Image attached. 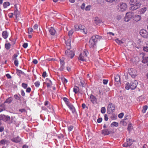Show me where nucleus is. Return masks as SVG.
<instances>
[{"label": "nucleus", "instance_id": "nucleus-1", "mask_svg": "<svg viewBox=\"0 0 148 148\" xmlns=\"http://www.w3.org/2000/svg\"><path fill=\"white\" fill-rule=\"evenodd\" d=\"M129 3L131 5H133L130 8L133 10H135L139 8L141 5V3L138 0H130Z\"/></svg>", "mask_w": 148, "mask_h": 148}, {"label": "nucleus", "instance_id": "nucleus-2", "mask_svg": "<svg viewBox=\"0 0 148 148\" xmlns=\"http://www.w3.org/2000/svg\"><path fill=\"white\" fill-rule=\"evenodd\" d=\"M134 18V13L132 12H127L126 14V16L124 18V21L126 22L128 21L132 18Z\"/></svg>", "mask_w": 148, "mask_h": 148}, {"label": "nucleus", "instance_id": "nucleus-3", "mask_svg": "<svg viewBox=\"0 0 148 148\" xmlns=\"http://www.w3.org/2000/svg\"><path fill=\"white\" fill-rule=\"evenodd\" d=\"M12 136H10V139L13 142L15 143H18L21 141V138L19 136H17L16 137H13V134H12Z\"/></svg>", "mask_w": 148, "mask_h": 148}, {"label": "nucleus", "instance_id": "nucleus-4", "mask_svg": "<svg viewBox=\"0 0 148 148\" xmlns=\"http://www.w3.org/2000/svg\"><path fill=\"white\" fill-rule=\"evenodd\" d=\"M97 40H95L92 37L90 39L89 42V46L90 48H92L94 46L96 45L97 43Z\"/></svg>", "mask_w": 148, "mask_h": 148}, {"label": "nucleus", "instance_id": "nucleus-5", "mask_svg": "<svg viewBox=\"0 0 148 148\" xmlns=\"http://www.w3.org/2000/svg\"><path fill=\"white\" fill-rule=\"evenodd\" d=\"M140 34L144 38H148V32L144 29L141 30L139 32Z\"/></svg>", "mask_w": 148, "mask_h": 148}, {"label": "nucleus", "instance_id": "nucleus-6", "mask_svg": "<svg viewBox=\"0 0 148 148\" xmlns=\"http://www.w3.org/2000/svg\"><path fill=\"white\" fill-rule=\"evenodd\" d=\"M118 6L119 7L118 9L120 8V11L121 10L122 12L125 10L127 8L126 4L125 3H120L118 5Z\"/></svg>", "mask_w": 148, "mask_h": 148}, {"label": "nucleus", "instance_id": "nucleus-7", "mask_svg": "<svg viewBox=\"0 0 148 148\" xmlns=\"http://www.w3.org/2000/svg\"><path fill=\"white\" fill-rule=\"evenodd\" d=\"M115 85L117 86H119L121 84L120 81V76L117 75L114 77Z\"/></svg>", "mask_w": 148, "mask_h": 148}, {"label": "nucleus", "instance_id": "nucleus-8", "mask_svg": "<svg viewBox=\"0 0 148 148\" xmlns=\"http://www.w3.org/2000/svg\"><path fill=\"white\" fill-rule=\"evenodd\" d=\"M65 53L68 57L71 58H73L75 55L74 52L71 51L69 49H68L65 51Z\"/></svg>", "mask_w": 148, "mask_h": 148}, {"label": "nucleus", "instance_id": "nucleus-9", "mask_svg": "<svg viewBox=\"0 0 148 148\" xmlns=\"http://www.w3.org/2000/svg\"><path fill=\"white\" fill-rule=\"evenodd\" d=\"M138 84L137 81L136 80H134L132 81L130 83V88L132 90L134 89L137 87Z\"/></svg>", "mask_w": 148, "mask_h": 148}, {"label": "nucleus", "instance_id": "nucleus-10", "mask_svg": "<svg viewBox=\"0 0 148 148\" xmlns=\"http://www.w3.org/2000/svg\"><path fill=\"white\" fill-rule=\"evenodd\" d=\"M114 133L111 131H109L108 129L103 130L102 131L101 133L104 136L108 135Z\"/></svg>", "mask_w": 148, "mask_h": 148}, {"label": "nucleus", "instance_id": "nucleus-11", "mask_svg": "<svg viewBox=\"0 0 148 148\" xmlns=\"http://www.w3.org/2000/svg\"><path fill=\"white\" fill-rule=\"evenodd\" d=\"M131 72H129V74L131 75V77L133 78H134L136 76V73L134 71L133 72V71H135L133 69H130Z\"/></svg>", "mask_w": 148, "mask_h": 148}, {"label": "nucleus", "instance_id": "nucleus-12", "mask_svg": "<svg viewBox=\"0 0 148 148\" xmlns=\"http://www.w3.org/2000/svg\"><path fill=\"white\" fill-rule=\"evenodd\" d=\"M133 20L136 22H138L140 21L141 19V16L138 15H135L134 16Z\"/></svg>", "mask_w": 148, "mask_h": 148}, {"label": "nucleus", "instance_id": "nucleus-13", "mask_svg": "<svg viewBox=\"0 0 148 148\" xmlns=\"http://www.w3.org/2000/svg\"><path fill=\"white\" fill-rule=\"evenodd\" d=\"M90 101L93 103L96 102L97 101V99L96 97L93 95L90 96Z\"/></svg>", "mask_w": 148, "mask_h": 148}, {"label": "nucleus", "instance_id": "nucleus-14", "mask_svg": "<svg viewBox=\"0 0 148 148\" xmlns=\"http://www.w3.org/2000/svg\"><path fill=\"white\" fill-rule=\"evenodd\" d=\"M143 55L142 58L143 60H142V62L143 63H147L148 62V57H144L145 54L143 53H141Z\"/></svg>", "mask_w": 148, "mask_h": 148}, {"label": "nucleus", "instance_id": "nucleus-15", "mask_svg": "<svg viewBox=\"0 0 148 148\" xmlns=\"http://www.w3.org/2000/svg\"><path fill=\"white\" fill-rule=\"evenodd\" d=\"M67 106L72 110L73 113H74L75 112H76V110L75 108L70 103Z\"/></svg>", "mask_w": 148, "mask_h": 148}, {"label": "nucleus", "instance_id": "nucleus-16", "mask_svg": "<svg viewBox=\"0 0 148 148\" xmlns=\"http://www.w3.org/2000/svg\"><path fill=\"white\" fill-rule=\"evenodd\" d=\"M49 31L51 35H54L56 33V31L53 27H51L50 29L49 30Z\"/></svg>", "mask_w": 148, "mask_h": 148}, {"label": "nucleus", "instance_id": "nucleus-17", "mask_svg": "<svg viewBox=\"0 0 148 148\" xmlns=\"http://www.w3.org/2000/svg\"><path fill=\"white\" fill-rule=\"evenodd\" d=\"M2 36L5 39L7 38L8 36V34L7 32L6 31H3L2 33Z\"/></svg>", "mask_w": 148, "mask_h": 148}, {"label": "nucleus", "instance_id": "nucleus-18", "mask_svg": "<svg viewBox=\"0 0 148 148\" xmlns=\"http://www.w3.org/2000/svg\"><path fill=\"white\" fill-rule=\"evenodd\" d=\"M83 55L82 53H80L79 57H78V59L81 61H83L85 60L84 57L83 56Z\"/></svg>", "mask_w": 148, "mask_h": 148}, {"label": "nucleus", "instance_id": "nucleus-19", "mask_svg": "<svg viewBox=\"0 0 148 148\" xmlns=\"http://www.w3.org/2000/svg\"><path fill=\"white\" fill-rule=\"evenodd\" d=\"M10 119V117L9 116L4 115L3 119L5 122H7L9 121Z\"/></svg>", "mask_w": 148, "mask_h": 148}, {"label": "nucleus", "instance_id": "nucleus-20", "mask_svg": "<svg viewBox=\"0 0 148 148\" xmlns=\"http://www.w3.org/2000/svg\"><path fill=\"white\" fill-rule=\"evenodd\" d=\"M19 14V12L16 9L15 10L14 12V15L15 16L16 18H17V17L18 16Z\"/></svg>", "mask_w": 148, "mask_h": 148}, {"label": "nucleus", "instance_id": "nucleus-21", "mask_svg": "<svg viewBox=\"0 0 148 148\" xmlns=\"http://www.w3.org/2000/svg\"><path fill=\"white\" fill-rule=\"evenodd\" d=\"M95 23L97 25H98L100 23L101 21L99 19L98 17H95Z\"/></svg>", "mask_w": 148, "mask_h": 148}, {"label": "nucleus", "instance_id": "nucleus-22", "mask_svg": "<svg viewBox=\"0 0 148 148\" xmlns=\"http://www.w3.org/2000/svg\"><path fill=\"white\" fill-rule=\"evenodd\" d=\"M127 145H128L129 146H130L132 144V139L129 138L127 140Z\"/></svg>", "mask_w": 148, "mask_h": 148}, {"label": "nucleus", "instance_id": "nucleus-23", "mask_svg": "<svg viewBox=\"0 0 148 148\" xmlns=\"http://www.w3.org/2000/svg\"><path fill=\"white\" fill-rule=\"evenodd\" d=\"M10 5V3L8 2H5L3 3V6L4 8H7Z\"/></svg>", "mask_w": 148, "mask_h": 148}, {"label": "nucleus", "instance_id": "nucleus-24", "mask_svg": "<svg viewBox=\"0 0 148 148\" xmlns=\"http://www.w3.org/2000/svg\"><path fill=\"white\" fill-rule=\"evenodd\" d=\"M63 99L67 106L70 103L69 101V100L67 98L64 97L63 98Z\"/></svg>", "mask_w": 148, "mask_h": 148}, {"label": "nucleus", "instance_id": "nucleus-25", "mask_svg": "<svg viewBox=\"0 0 148 148\" xmlns=\"http://www.w3.org/2000/svg\"><path fill=\"white\" fill-rule=\"evenodd\" d=\"M93 38L95 39V40H97V41L98 39H100L101 38V37L98 35H96L95 36H92Z\"/></svg>", "mask_w": 148, "mask_h": 148}, {"label": "nucleus", "instance_id": "nucleus-26", "mask_svg": "<svg viewBox=\"0 0 148 148\" xmlns=\"http://www.w3.org/2000/svg\"><path fill=\"white\" fill-rule=\"evenodd\" d=\"M118 125L119 124L118 123L116 122H113L111 124L110 126L111 127L115 126L116 127H117L118 126Z\"/></svg>", "mask_w": 148, "mask_h": 148}, {"label": "nucleus", "instance_id": "nucleus-27", "mask_svg": "<svg viewBox=\"0 0 148 148\" xmlns=\"http://www.w3.org/2000/svg\"><path fill=\"white\" fill-rule=\"evenodd\" d=\"M11 45L10 43H5V48L8 50L9 49Z\"/></svg>", "mask_w": 148, "mask_h": 148}, {"label": "nucleus", "instance_id": "nucleus-28", "mask_svg": "<svg viewBox=\"0 0 148 148\" xmlns=\"http://www.w3.org/2000/svg\"><path fill=\"white\" fill-rule=\"evenodd\" d=\"M12 99L11 98V97H9L6 100L5 102V103H10L12 102Z\"/></svg>", "mask_w": 148, "mask_h": 148}, {"label": "nucleus", "instance_id": "nucleus-29", "mask_svg": "<svg viewBox=\"0 0 148 148\" xmlns=\"http://www.w3.org/2000/svg\"><path fill=\"white\" fill-rule=\"evenodd\" d=\"M6 142V140L5 139H2L0 141V146L2 145H4Z\"/></svg>", "mask_w": 148, "mask_h": 148}, {"label": "nucleus", "instance_id": "nucleus-30", "mask_svg": "<svg viewBox=\"0 0 148 148\" xmlns=\"http://www.w3.org/2000/svg\"><path fill=\"white\" fill-rule=\"evenodd\" d=\"M112 105V103L110 102L109 103V104L108 106L107 109L109 110H111L112 111H113L112 109V108L111 107V105ZM113 111H114L113 110Z\"/></svg>", "mask_w": 148, "mask_h": 148}, {"label": "nucleus", "instance_id": "nucleus-31", "mask_svg": "<svg viewBox=\"0 0 148 148\" xmlns=\"http://www.w3.org/2000/svg\"><path fill=\"white\" fill-rule=\"evenodd\" d=\"M125 120L122 119L120 122V123L121 124L125 126L127 125V123L126 122L124 121Z\"/></svg>", "mask_w": 148, "mask_h": 148}, {"label": "nucleus", "instance_id": "nucleus-32", "mask_svg": "<svg viewBox=\"0 0 148 148\" xmlns=\"http://www.w3.org/2000/svg\"><path fill=\"white\" fill-rule=\"evenodd\" d=\"M71 39H68L66 42V44L67 46H71Z\"/></svg>", "mask_w": 148, "mask_h": 148}, {"label": "nucleus", "instance_id": "nucleus-33", "mask_svg": "<svg viewBox=\"0 0 148 148\" xmlns=\"http://www.w3.org/2000/svg\"><path fill=\"white\" fill-rule=\"evenodd\" d=\"M132 124L131 123L130 124L128 125L127 130L129 132H130L132 129Z\"/></svg>", "mask_w": 148, "mask_h": 148}, {"label": "nucleus", "instance_id": "nucleus-34", "mask_svg": "<svg viewBox=\"0 0 148 148\" xmlns=\"http://www.w3.org/2000/svg\"><path fill=\"white\" fill-rule=\"evenodd\" d=\"M148 107L146 105L143 107V109L142 110V112L143 113H145L146 111L147 110V109Z\"/></svg>", "mask_w": 148, "mask_h": 148}, {"label": "nucleus", "instance_id": "nucleus-35", "mask_svg": "<svg viewBox=\"0 0 148 148\" xmlns=\"http://www.w3.org/2000/svg\"><path fill=\"white\" fill-rule=\"evenodd\" d=\"M130 88V84L129 83L127 82L126 84L125 88L126 89L129 90Z\"/></svg>", "mask_w": 148, "mask_h": 148}, {"label": "nucleus", "instance_id": "nucleus-36", "mask_svg": "<svg viewBox=\"0 0 148 148\" xmlns=\"http://www.w3.org/2000/svg\"><path fill=\"white\" fill-rule=\"evenodd\" d=\"M14 96L16 100H19L21 98V96L20 95H14Z\"/></svg>", "mask_w": 148, "mask_h": 148}, {"label": "nucleus", "instance_id": "nucleus-37", "mask_svg": "<svg viewBox=\"0 0 148 148\" xmlns=\"http://www.w3.org/2000/svg\"><path fill=\"white\" fill-rule=\"evenodd\" d=\"M79 88L77 87H76V88H73V91L75 93H77L79 91Z\"/></svg>", "mask_w": 148, "mask_h": 148}, {"label": "nucleus", "instance_id": "nucleus-38", "mask_svg": "<svg viewBox=\"0 0 148 148\" xmlns=\"http://www.w3.org/2000/svg\"><path fill=\"white\" fill-rule=\"evenodd\" d=\"M16 71L17 73L19 76H20L21 75V74H22L23 73L22 71L18 69L16 70Z\"/></svg>", "mask_w": 148, "mask_h": 148}, {"label": "nucleus", "instance_id": "nucleus-39", "mask_svg": "<svg viewBox=\"0 0 148 148\" xmlns=\"http://www.w3.org/2000/svg\"><path fill=\"white\" fill-rule=\"evenodd\" d=\"M74 31L73 29H71L70 30L68 33V35L70 36H72L74 32Z\"/></svg>", "mask_w": 148, "mask_h": 148}, {"label": "nucleus", "instance_id": "nucleus-40", "mask_svg": "<svg viewBox=\"0 0 148 148\" xmlns=\"http://www.w3.org/2000/svg\"><path fill=\"white\" fill-rule=\"evenodd\" d=\"M147 10L146 8H144L141 9V12L140 13L143 14Z\"/></svg>", "mask_w": 148, "mask_h": 148}, {"label": "nucleus", "instance_id": "nucleus-41", "mask_svg": "<svg viewBox=\"0 0 148 148\" xmlns=\"http://www.w3.org/2000/svg\"><path fill=\"white\" fill-rule=\"evenodd\" d=\"M106 112V108L105 107H102L101 108V112L102 114L105 113Z\"/></svg>", "mask_w": 148, "mask_h": 148}, {"label": "nucleus", "instance_id": "nucleus-42", "mask_svg": "<svg viewBox=\"0 0 148 148\" xmlns=\"http://www.w3.org/2000/svg\"><path fill=\"white\" fill-rule=\"evenodd\" d=\"M18 56V55L16 54H14L12 56V60H18L17 57Z\"/></svg>", "mask_w": 148, "mask_h": 148}, {"label": "nucleus", "instance_id": "nucleus-43", "mask_svg": "<svg viewBox=\"0 0 148 148\" xmlns=\"http://www.w3.org/2000/svg\"><path fill=\"white\" fill-rule=\"evenodd\" d=\"M116 42L119 44L123 43V42L121 40H119L118 38H117L115 40Z\"/></svg>", "mask_w": 148, "mask_h": 148}, {"label": "nucleus", "instance_id": "nucleus-44", "mask_svg": "<svg viewBox=\"0 0 148 148\" xmlns=\"http://www.w3.org/2000/svg\"><path fill=\"white\" fill-rule=\"evenodd\" d=\"M143 50L145 52H148V47L145 46L143 47Z\"/></svg>", "mask_w": 148, "mask_h": 148}, {"label": "nucleus", "instance_id": "nucleus-45", "mask_svg": "<svg viewBox=\"0 0 148 148\" xmlns=\"http://www.w3.org/2000/svg\"><path fill=\"white\" fill-rule=\"evenodd\" d=\"M60 61L61 65H64L65 62H64V60L63 58L62 60V59H60Z\"/></svg>", "mask_w": 148, "mask_h": 148}, {"label": "nucleus", "instance_id": "nucleus-46", "mask_svg": "<svg viewBox=\"0 0 148 148\" xmlns=\"http://www.w3.org/2000/svg\"><path fill=\"white\" fill-rule=\"evenodd\" d=\"M34 84L36 87H38L40 85V82L37 81L34 83Z\"/></svg>", "mask_w": 148, "mask_h": 148}, {"label": "nucleus", "instance_id": "nucleus-47", "mask_svg": "<svg viewBox=\"0 0 148 148\" xmlns=\"http://www.w3.org/2000/svg\"><path fill=\"white\" fill-rule=\"evenodd\" d=\"M14 64L15 66H18V60H15L14 62Z\"/></svg>", "mask_w": 148, "mask_h": 148}, {"label": "nucleus", "instance_id": "nucleus-48", "mask_svg": "<svg viewBox=\"0 0 148 148\" xmlns=\"http://www.w3.org/2000/svg\"><path fill=\"white\" fill-rule=\"evenodd\" d=\"M123 115H124V113L123 112H122L118 115V116L119 118L121 119L123 118Z\"/></svg>", "mask_w": 148, "mask_h": 148}, {"label": "nucleus", "instance_id": "nucleus-49", "mask_svg": "<svg viewBox=\"0 0 148 148\" xmlns=\"http://www.w3.org/2000/svg\"><path fill=\"white\" fill-rule=\"evenodd\" d=\"M122 16L121 15H118L116 17V19L118 20H119L122 18Z\"/></svg>", "mask_w": 148, "mask_h": 148}, {"label": "nucleus", "instance_id": "nucleus-50", "mask_svg": "<svg viewBox=\"0 0 148 148\" xmlns=\"http://www.w3.org/2000/svg\"><path fill=\"white\" fill-rule=\"evenodd\" d=\"M22 86L23 88H26L27 87V84L23 83L22 84Z\"/></svg>", "mask_w": 148, "mask_h": 148}, {"label": "nucleus", "instance_id": "nucleus-51", "mask_svg": "<svg viewBox=\"0 0 148 148\" xmlns=\"http://www.w3.org/2000/svg\"><path fill=\"white\" fill-rule=\"evenodd\" d=\"M73 128V126L72 125H71L68 127V130L69 131H71Z\"/></svg>", "mask_w": 148, "mask_h": 148}, {"label": "nucleus", "instance_id": "nucleus-52", "mask_svg": "<svg viewBox=\"0 0 148 148\" xmlns=\"http://www.w3.org/2000/svg\"><path fill=\"white\" fill-rule=\"evenodd\" d=\"M64 65H61V66L59 69V70L61 71H62L64 70Z\"/></svg>", "mask_w": 148, "mask_h": 148}, {"label": "nucleus", "instance_id": "nucleus-53", "mask_svg": "<svg viewBox=\"0 0 148 148\" xmlns=\"http://www.w3.org/2000/svg\"><path fill=\"white\" fill-rule=\"evenodd\" d=\"M23 47L24 48H26L28 46V44L27 43H25L23 45Z\"/></svg>", "mask_w": 148, "mask_h": 148}, {"label": "nucleus", "instance_id": "nucleus-54", "mask_svg": "<svg viewBox=\"0 0 148 148\" xmlns=\"http://www.w3.org/2000/svg\"><path fill=\"white\" fill-rule=\"evenodd\" d=\"M33 31V29L32 28H28V34H30V33Z\"/></svg>", "mask_w": 148, "mask_h": 148}, {"label": "nucleus", "instance_id": "nucleus-55", "mask_svg": "<svg viewBox=\"0 0 148 148\" xmlns=\"http://www.w3.org/2000/svg\"><path fill=\"white\" fill-rule=\"evenodd\" d=\"M84 26H82L81 25H78V28L80 30H83V29H84Z\"/></svg>", "mask_w": 148, "mask_h": 148}, {"label": "nucleus", "instance_id": "nucleus-56", "mask_svg": "<svg viewBox=\"0 0 148 148\" xmlns=\"http://www.w3.org/2000/svg\"><path fill=\"white\" fill-rule=\"evenodd\" d=\"M62 80L63 82L64 83H66L67 82V80L64 78H62Z\"/></svg>", "mask_w": 148, "mask_h": 148}, {"label": "nucleus", "instance_id": "nucleus-57", "mask_svg": "<svg viewBox=\"0 0 148 148\" xmlns=\"http://www.w3.org/2000/svg\"><path fill=\"white\" fill-rule=\"evenodd\" d=\"M108 82V80L107 79H103V84H106Z\"/></svg>", "mask_w": 148, "mask_h": 148}, {"label": "nucleus", "instance_id": "nucleus-58", "mask_svg": "<svg viewBox=\"0 0 148 148\" xmlns=\"http://www.w3.org/2000/svg\"><path fill=\"white\" fill-rule=\"evenodd\" d=\"M102 120V118L100 117L99 118H98L97 120V122L98 123H101Z\"/></svg>", "mask_w": 148, "mask_h": 148}, {"label": "nucleus", "instance_id": "nucleus-59", "mask_svg": "<svg viewBox=\"0 0 148 148\" xmlns=\"http://www.w3.org/2000/svg\"><path fill=\"white\" fill-rule=\"evenodd\" d=\"M74 27L75 28V31L78 30L79 29L78 28V25H75L74 26Z\"/></svg>", "mask_w": 148, "mask_h": 148}, {"label": "nucleus", "instance_id": "nucleus-60", "mask_svg": "<svg viewBox=\"0 0 148 148\" xmlns=\"http://www.w3.org/2000/svg\"><path fill=\"white\" fill-rule=\"evenodd\" d=\"M114 112V111H112L111 110H109L107 109V113L108 114H110L112 112L113 113Z\"/></svg>", "mask_w": 148, "mask_h": 148}, {"label": "nucleus", "instance_id": "nucleus-61", "mask_svg": "<svg viewBox=\"0 0 148 148\" xmlns=\"http://www.w3.org/2000/svg\"><path fill=\"white\" fill-rule=\"evenodd\" d=\"M13 13H11L8 14V16L9 18H12L13 17Z\"/></svg>", "mask_w": 148, "mask_h": 148}, {"label": "nucleus", "instance_id": "nucleus-62", "mask_svg": "<svg viewBox=\"0 0 148 148\" xmlns=\"http://www.w3.org/2000/svg\"><path fill=\"white\" fill-rule=\"evenodd\" d=\"M88 53V52L87 51H84L83 52V55H85V57H87V53Z\"/></svg>", "mask_w": 148, "mask_h": 148}, {"label": "nucleus", "instance_id": "nucleus-63", "mask_svg": "<svg viewBox=\"0 0 148 148\" xmlns=\"http://www.w3.org/2000/svg\"><path fill=\"white\" fill-rule=\"evenodd\" d=\"M47 75V73L45 71H44L43 72V73L42 74V76L45 78V77Z\"/></svg>", "mask_w": 148, "mask_h": 148}, {"label": "nucleus", "instance_id": "nucleus-64", "mask_svg": "<svg viewBox=\"0 0 148 148\" xmlns=\"http://www.w3.org/2000/svg\"><path fill=\"white\" fill-rule=\"evenodd\" d=\"M116 116H115L114 114H112V116L111 117V118L113 120L114 119H116Z\"/></svg>", "mask_w": 148, "mask_h": 148}]
</instances>
